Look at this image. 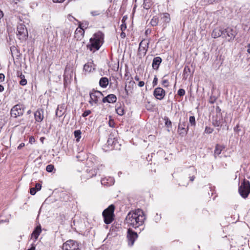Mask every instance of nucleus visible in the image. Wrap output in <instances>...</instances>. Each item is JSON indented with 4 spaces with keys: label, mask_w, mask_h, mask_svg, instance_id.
Listing matches in <instances>:
<instances>
[{
    "label": "nucleus",
    "mask_w": 250,
    "mask_h": 250,
    "mask_svg": "<svg viewBox=\"0 0 250 250\" xmlns=\"http://www.w3.org/2000/svg\"><path fill=\"white\" fill-rule=\"evenodd\" d=\"M221 28H218L214 29L211 34V36L213 38H217L221 37L222 35V32H221Z\"/></svg>",
    "instance_id": "6ab92c4d"
},
{
    "label": "nucleus",
    "mask_w": 250,
    "mask_h": 250,
    "mask_svg": "<svg viewBox=\"0 0 250 250\" xmlns=\"http://www.w3.org/2000/svg\"><path fill=\"white\" fill-rule=\"evenodd\" d=\"M190 170L191 172H192V173L193 174V175L189 177L190 180L191 182H192L194 181V180L195 179L194 174L196 173V172L195 169L194 167H190Z\"/></svg>",
    "instance_id": "473e14b6"
},
{
    "label": "nucleus",
    "mask_w": 250,
    "mask_h": 250,
    "mask_svg": "<svg viewBox=\"0 0 250 250\" xmlns=\"http://www.w3.org/2000/svg\"><path fill=\"white\" fill-rule=\"evenodd\" d=\"M189 124L191 126H195L196 125V121L195 117L191 116L189 118Z\"/></svg>",
    "instance_id": "c756f323"
},
{
    "label": "nucleus",
    "mask_w": 250,
    "mask_h": 250,
    "mask_svg": "<svg viewBox=\"0 0 250 250\" xmlns=\"http://www.w3.org/2000/svg\"><path fill=\"white\" fill-rule=\"evenodd\" d=\"M41 231L42 229L41 226H37L32 233V237H34L36 240L37 239L41 232Z\"/></svg>",
    "instance_id": "a211bd4d"
},
{
    "label": "nucleus",
    "mask_w": 250,
    "mask_h": 250,
    "mask_svg": "<svg viewBox=\"0 0 250 250\" xmlns=\"http://www.w3.org/2000/svg\"><path fill=\"white\" fill-rule=\"evenodd\" d=\"M125 92H126V94L127 95H128V90H127V89H126V86H125Z\"/></svg>",
    "instance_id": "69168bd1"
},
{
    "label": "nucleus",
    "mask_w": 250,
    "mask_h": 250,
    "mask_svg": "<svg viewBox=\"0 0 250 250\" xmlns=\"http://www.w3.org/2000/svg\"><path fill=\"white\" fill-rule=\"evenodd\" d=\"M90 100L89 103L93 105V104H97L99 100L104 95L103 93L100 91L95 90L93 89L92 91L89 93Z\"/></svg>",
    "instance_id": "39448f33"
},
{
    "label": "nucleus",
    "mask_w": 250,
    "mask_h": 250,
    "mask_svg": "<svg viewBox=\"0 0 250 250\" xmlns=\"http://www.w3.org/2000/svg\"><path fill=\"white\" fill-rule=\"evenodd\" d=\"M146 219L144 211L141 209H137L128 213L125 221L128 225L136 229L142 226Z\"/></svg>",
    "instance_id": "f257e3e1"
},
{
    "label": "nucleus",
    "mask_w": 250,
    "mask_h": 250,
    "mask_svg": "<svg viewBox=\"0 0 250 250\" xmlns=\"http://www.w3.org/2000/svg\"><path fill=\"white\" fill-rule=\"evenodd\" d=\"M108 84V79L106 77H102L99 81V85L103 88H105Z\"/></svg>",
    "instance_id": "aec40b11"
},
{
    "label": "nucleus",
    "mask_w": 250,
    "mask_h": 250,
    "mask_svg": "<svg viewBox=\"0 0 250 250\" xmlns=\"http://www.w3.org/2000/svg\"><path fill=\"white\" fill-rule=\"evenodd\" d=\"M121 37L122 38H124L125 37V34L122 32L121 34Z\"/></svg>",
    "instance_id": "bf43d9fd"
},
{
    "label": "nucleus",
    "mask_w": 250,
    "mask_h": 250,
    "mask_svg": "<svg viewBox=\"0 0 250 250\" xmlns=\"http://www.w3.org/2000/svg\"><path fill=\"white\" fill-rule=\"evenodd\" d=\"M161 20L163 22L168 23L170 21V15L167 13H164L161 14Z\"/></svg>",
    "instance_id": "412c9836"
},
{
    "label": "nucleus",
    "mask_w": 250,
    "mask_h": 250,
    "mask_svg": "<svg viewBox=\"0 0 250 250\" xmlns=\"http://www.w3.org/2000/svg\"><path fill=\"white\" fill-rule=\"evenodd\" d=\"M27 113L28 114H30L31 113V110H29L27 111Z\"/></svg>",
    "instance_id": "774afa93"
},
{
    "label": "nucleus",
    "mask_w": 250,
    "mask_h": 250,
    "mask_svg": "<svg viewBox=\"0 0 250 250\" xmlns=\"http://www.w3.org/2000/svg\"><path fill=\"white\" fill-rule=\"evenodd\" d=\"M116 111L120 116H122L125 114L124 106L121 105V104L119 106L118 105L116 106Z\"/></svg>",
    "instance_id": "5701e85b"
},
{
    "label": "nucleus",
    "mask_w": 250,
    "mask_h": 250,
    "mask_svg": "<svg viewBox=\"0 0 250 250\" xmlns=\"http://www.w3.org/2000/svg\"><path fill=\"white\" fill-rule=\"evenodd\" d=\"M65 0H53L54 2H58V3H62Z\"/></svg>",
    "instance_id": "864d4df0"
},
{
    "label": "nucleus",
    "mask_w": 250,
    "mask_h": 250,
    "mask_svg": "<svg viewBox=\"0 0 250 250\" xmlns=\"http://www.w3.org/2000/svg\"><path fill=\"white\" fill-rule=\"evenodd\" d=\"M103 167H104V166L101 165L98 166L96 168H87L85 173L83 175V179H88L95 176L97 174V171L101 170Z\"/></svg>",
    "instance_id": "1a4fd4ad"
},
{
    "label": "nucleus",
    "mask_w": 250,
    "mask_h": 250,
    "mask_svg": "<svg viewBox=\"0 0 250 250\" xmlns=\"http://www.w3.org/2000/svg\"><path fill=\"white\" fill-rule=\"evenodd\" d=\"M56 114L57 116H60V117L61 116V114H60V115L58 114V111H56Z\"/></svg>",
    "instance_id": "338daca9"
},
{
    "label": "nucleus",
    "mask_w": 250,
    "mask_h": 250,
    "mask_svg": "<svg viewBox=\"0 0 250 250\" xmlns=\"http://www.w3.org/2000/svg\"><path fill=\"white\" fill-rule=\"evenodd\" d=\"M92 69V64L90 62L85 64L83 66V70L86 72H90Z\"/></svg>",
    "instance_id": "a878e982"
},
{
    "label": "nucleus",
    "mask_w": 250,
    "mask_h": 250,
    "mask_svg": "<svg viewBox=\"0 0 250 250\" xmlns=\"http://www.w3.org/2000/svg\"><path fill=\"white\" fill-rule=\"evenodd\" d=\"M164 120L165 121V125L167 127H171L172 126V123L170 121V120L169 119V118L167 117H165Z\"/></svg>",
    "instance_id": "2f4dec72"
},
{
    "label": "nucleus",
    "mask_w": 250,
    "mask_h": 250,
    "mask_svg": "<svg viewBox=\"0 0 250 250\" xmlns=\"http://www.w3.org/2000/svg\"><path fill=\"white\" fill-rule=\"evenodd\" d=\"M213 131V129L208 126H206L205 129V133L207 134H210Z\"/></svg>",
    "instance_id": "c9c22d12"
},
{
    "label": "nucleus",
    "mask_w": 250,
    "mask_h": 250,
    "mask_svg": "<svg viewBox=\"0 0 250 250\" xmlns=\"http://www.w3.org/2000/svg\"><path fill=\"white\" fill-rule=\"evenodd\" d=\"M215 99L212 100V98H210V100L209 101V103L211 104H213L215 102Z\"/></svg>",
    "instance_id": "052dcab7"
},
{
    "label": "nucleus",
    "mask_w": 250,
    "mask_h": 250,
    "mask_svg": "<svg viewBox=\"0 0 250 250\" xmlns=\"http://www.w3.org/2000/svg\"><path fill=\"white\" fill-rule=\"evenodd\" d=\"M24 113V105L18 104L14 106L11 109V116L17 118L23 115Z\"/></svg>",
    "instance_id": "6e6552de"
},
{
    "label": "nucleus",
    "mask_w": 250,
    "mask_h": 250,
    "mask_svg": "<svg viewBox=\"0 0 250 250\" xmlns=\"http://www.w3.org/2000/svg\"><path fill=\"white\" fill-rule=\"evenodd\" d=\"M4 75L2 73H0V82H3L4 80Z\"/></svg>",
    "instance_id": "49530a36"
},
{
    "label": "nucleus",
    "mask_w": 250,
    "mask_h": 250,
    "mask_svg": "<svg viewBox=\"0 0 250 250\" xmlns=\"http://www.w3.org/2000/svg\"><path fill=\"white\" fill-rule=\"evenodd\" d=\"M18 76L21 79V81L19 82L20 84L22 86L25 85L27 84V80L25 79L24 75L22 74L21 73L20 75L18 74Z\"/></svg>",
    "instance_id": "393cba45"
},
{
    "label": "nucleus",
    "mask_w": 250,
    "mask_h": 250,
    "mask_svg": "<svg viewBox=\"0 0 250 250\" xmlns=\"http://www.w3.org/2000/svg\"><path fill=\"white\" fill-rule=\"evenodd\" d=\"M24 146V144H23V143H21V144L18 146V149H21V148L23 146Z\"/></svg>",
    "instance_id": "5fc2aeb1"
},
{
    "label": "nucleus",
    "mask_w": 250,
    "mask_h": 250,
    "mask_svg": "<svg viewBox=\"0 0 250 250\" xmlns=\"http://www.w3.org/2000/svg\"><path fill=\"white\" fill-rule=\"evenodd\" d=\"M17 36L19 40L21 41L26 40L28 37V32L25 26L20 23L17 26Z\"/></svg>",
    "instance_id": "423d86ee"
},
{
    "label": "nucleus",
    "mask_w": 250,
    "mask_h": 250,
    "mask_svg": "<svg viewBox=\"0 0 250 250\" xmlns=\"http://www.w3.org/2000/svg\"><path fill=\"white\" fill-rule=\"evenodd\" d=\"M225 148V147L223 146L220 145H216L215 146V148L214 150V156L216 157V155H218L221 154L223 149Z\"/></svg>",
    "instance_id": "4be33fe9"
},
{
    "label": "nucleus",
    "mask_w": 250,
    "mask_h": 250,
    "mask_svg": "<svg viewBox=\"0 0 250 250\" xmlns=\"http://www.w3.org/2000/svg\"><path fill=\"white\" fill-rule=\"evenodd\" d=\"M249 48L247 49V52L250 54V44H249L248 45Z\"/></svg>",
    "instance_id": "e2e57ef3"
},
{
    "label": "nucleus",
    "mask_w": 250,
    "mask_h": 250,
    "mask_svg": "<svg viewBox=\"0 0 250 250\" xmlns=\"http://www.w3.org/2000/svg\"><path fill=\"white\" fill-rule=\"evenodd\" d=\"M162 59L160 57H155L152 61V66L154 69L157 70L162 62Z\"/></svg>",
    "instance_id": "dca6fc26"
},
{
    "label": "nucleus",
    "mask_w": 250,
    "mask_h": 250,
    "mask_svg": "<svg viewBox=\"0 0 250 250\" xmlns=\"http://www.w3.org/2000/svg\"><path fill=\"white\" fill-rule=\"evenodd\" d=\"M162 84L164 87H167L168 86V81L167 80H163Z\"/></svg>",
    "instance_id": "a19ab883"
},
{
    "label": "nucleus",
    "mask_w": 250,
    "mask_h": 250,
    "mask_svg": "<svg viewBox=\"0 0 250 250\" xmlns=\"http://www.w3.org/2000/svg\"><path fill=\"white\" fill-rule=\"evenodd\" d=\"M27 250H35V246L34 245H32V247Z\"/></svg>",
    "instance_id": "6e6d98bb"
},
{
    "label": "nucleus",
    "mask_w": 250,
    "mask_h": 250,
    "mask_svg": "<svg viewBox=\"0 0 250 250\" xmlns=\"http://www.w3.org/2000/svg\"><path fill=\"white\" fill-rule=\"evenodd\" d=\"M4 90V87L0 84V92H2Z\"/></svg>",
    "instance_id": "13d9d810"
},
{
    "label": "nucleus",
    "mask_w": 250,
    "mask_h": 250,
    "mask_svg": "<svg viewBox=\"0 0 250 250\" xmlns=\"http://www.w3.org/2000/svg\"><path fill=\"white\" fill-rule=\"evenodd\" d=\"M107 98H108V103H114L117 101V97L116 95L113 94L108 95L107 96Z\"/></svg>",
    "instance_id": "b1692460"
},
{
    "label": "nucleus",
    "mask_w": 250,
    "mask_h": 250,
    "mask_svg": "<svg viewBox=\"0 0 250 250\" xmlns=\"http://www.w3.org/2000/svg\"><path fill=\"white\" fill-rule=\"evenodd\" d=\"M34 117L36 122H41L44 118L43 109L41 108L37 109L34 113Z\"/></svg>",
    "instance_id": "4468645a"
},
{
    "label": "nucleus",
    "mask_w": 250,
    "mask_h": 250,
    "mask_svg": "<svg viewBox=\"0 0 250 250\" xmlns=\"http://www.w3.org/2000/svg\"><path fill=\"white\" fill-rule=\"evenodd\" d=\"M225 30H226V28H221V31H222V32L223 33L222 36H223V38H227L228 36L226 35V32L225 31Z\"/></svg>",
    "instance_id": "37998d69"
},
{
    "label": "nucleus",
    "mask_w": 250,
    "mask_h": 250,
    "mask_svg": "<svg viewBox=\"0 0 250 250\" xmlns=\"http://www.w3.org/2000/svg\"><path fill=\"white\" fill-rule=\"evenodd\" d=\"M62 250H78L77 244H75L73 241H66L62 246Z\"/></svg>",
    "instance_id": "9b49d317"
},
{
    "label": "nucleus",
    "mask_w": 250,
    "mask_h": 250,
    "mask_svg": "<svg viewBox=\"0 0 250 250\" xmlns=\"http://www.w3.org/2000/svg\"><path fill=\"white\" fill-rule=\"evenodd\" d=\"M147 49L148 48H146V46L145 47H141L139 46L137 53V55L138 56V57L140 58H141L145 56L147 51Z\"/></svg>",
    "instance_id": "f3484780"
},
{
    "label": "nucleus",
    "mask_w": 250,
    "mask_h": 250,
    "mask_svg": "<svg viewBox=\"0 0 250 250\" xmlns=\"http://www.w3.org/2000/svg\"><path fill=\"white\" fill-rule=\"evenodd\" d=\"M37 191V189L35 188H32L30 189V193L32 195H34Z\"/></svg>",
    "instance_id": "79ce46f5"
},
{
    "label": "nucleus",
    "mask_w": 250,
    "mask_h": 250,
    "mask_svg": "<svg viewBox=\"0 0 250 250\" xmlns=\"http://www.w3.org/2000/svg\"><path fill=\"white\" fill-rule=\"evenodd\" d=\"M29 142L32 143V142H35V139L33 137L31 136L29 138Z\"/></svg>",
    "instance_id": "603ef678"
},
{
    "label": "nucleus",
    "mask_w": 250,
    "mask_h": 250,
    "mask_svg": "<svg viewBox=\"0 0 250 250\" xmlns=\"http://www.w3.org/2000/svg\"><path fill=\"white\" fill-rule=\"evenodd\" d=\"M54 168V167L53 165H48L46 166V170L47 172H52Z\"/></svg>",
    "instance_id": "72a5a7b5"
},
{
    "label": "nucleus",
    "mask_w": 250,
    "mask_h": 250,
    "mask_svg": "<svg viewBox=\"0 0 250 250\" xmlns=\"http://www.w3.org/2000/svg\"><path fill=\"white\" fill-rule=\"evenodd\" d=\"M102 102L104 103H108V98H107V96L103 98Z\"/></svg>",
    "instance_id": "8fccbe9b"
},
{
    "label": "nucleus",
    "mask_w": 250,
    "mask_h": 250,
    "mask_svg": "<svg viewBox=\"0 0 250 250\" xmlns=\"http://www.w3.org/2000/svg\"><path fill=\"white\" fill-rule=\"evenodd\" d=\"M84 33V31L82 28L80 29L77 28L75 31V34H80L82 36H83Z\"/></svg>",
    "instance_id": "f704fd0d"
},
{
    "label": "nucleus",
    "mask_w": 250,
    "mask_h": 250,
    "mask_svg": "<svg viewBox=\"0 0 250 250\" xmlns=\"http://www.w3.org/2000/svg\"><path fill=\"white\" fill-rule=\"evenodd\" d=\"M3 16V12L0 9V19H1Z\"/></svg>",
    "instance_id": "4d7b16f0"
},
{
    "label": "nucleus",
    "mask_w": 250,
    "mask_h": 250,
    "mask_svg": "<svg viewBox=\"0 0 250 250\" xmlns=\"http://www.w3.org/2000/svg\"><path fill=\"white\" fill-rule=\"evenodd\" d=\"M149 42L147 40H142L140 44H139V46H141V47H145V45H146V48H148V45H149Z\"/></svg>",
    "instance_id": "c85d7f7f"
},
{
    "label": "nucleus",
    "mask_w": 250,
    "mask_h": 250,
    "mask_svg": "<svg viewBox=\"0 0 250 250\" xmlns=\"http://www.w3.org/2000/svg\"><path fill=\"white\" fill-rule=\"evenodd\" d=\"M138 237L137 232L133 231L131 229H129L127 230V239L128 242V245L130 246H132L135 240L137 239Z\"/></svg>",
    "instance_id": "9d476101"
},
{
    "label": "nucleus",
    "mask_w": 250,
    "mask_h": 250,
    "mask_svg": "<svg viewBox=\"0 0 250 250\" xmlns=\"http://www.w3.org/2000/svg\"><path fill=\"white\" fill-rule=\"evenodd\" d=\"M239 192L244 198H246L250 193V183L248 180H244L239 188Z\"/></svg>",
    "instance_id": "20e7f679"
},
{
    "label": "nucleus",
    "mask_w": 250,
    "mask_h": 250,
    "mask_svg": "<svg viewBox=\"0 0 250 250\" xmlns=\"http://www.w3.org/2000/svg\"><path fill=\"white\" fill-rule=\"evenodd\" d=\"M102 185L106 186H111L114 183V179L113 177H109L102 178L101 181Z\"/></svg>",
    "instance_id": "2eb2a0df"
},
{
    "label": "nucleus",
    "mask_w": 250,
    "mask_h": 250,
    "mask_svg": "<svg viewBox=\"0 0 250 250\" xmlns=\"http://www.w3.org/2000/svg\"><path fill=\"white\" fill-rule=\"evenodd\" d=\"M212 124L214 126L219 127L221 125V122L220 120H218L217 118L213 119Z\"/></svg>",
    "instance_id": "7c9ffc66"
},
{
    "label": "nucleus",
    "mask_w": 250,
    "mask_h": 250,
    "mask_svg": "<svg viewBox=\"0 0 250 250\" xmlns=\"http://www.w3.org/2000/svg\"><path fill=\"white\" fill-rule=\"evenodd\" d=\"M134 79L137 81H139L140 79L138 76H136L134 78Z\"/></svg>",
    "instance_id": "680f3d73"
},
{
    "label": "nucleus",
    "mask_w": 250,
    "mask_h": 250,
    "mask_svg": "<svg viewBox=\"0 0 250 250\" xmlns=\"http://www.w3.org/2000/svg\"><path fill=\"white\" fill-rule=\"evenodd\" d=\"M189 129L188 124L187 123V119L180 120L178 125V132L181 136H184L188 133Z\"/></svg>",
    "instance_id": "0eeeda50"
},
{
    "label": "nucleus",
    "mask_w": 250,
    "mask_h": 250,
    "mask_svg": "<svg viewBox=\"0 0 250 250\" xmlns=\"http://www.w3.org/2000/svg\"><path fill=\"white\" fill-rule=\"evenodd\" d=\"M34 188H36V189H37V191H39L41 189L42 186L40 184L37 183L36 184L35 187Z\"/></svg>",
    "instance_id": "c03bdc74"
},
{
    "label": "nucleus",
    "mask_w": 250,
    "mask_h": 250,
    "mask_svg": "<svg viewBox=\"0 0 250 250\" xmlns=\"http://www.w3.org/2000/svg\"><path fill=\"white\" fill-rule=\"evenodd\" d=\"M158 21H159L158 18H157L156 17H153V18L151 20L150 23L151 24V25L152 26H155L158 24Z\"/></svg>",
    "instance_id": "cd10ccee"
},
{
    "label": "nucleus",
    "mask_w": 250,
    "mask_h": 250,
    "mask_svg": "<svg viewBox=\"0 0 250 250\" xmlns=\"http://www.w3.org/2000/svg\"><path fill=\"white\" fill-rule=\"evenodd\" d=\"M91 14L93 16H95L99 15V13L97 11H92L91 12Z\"/></svg>",
    "instance_id": "de8ad7c7"
},
{
    "label": "nucleus",
    "mask_w": 250,
    "mask_h": 250,
    "mask_svg": "<svg viewBox=\"0 0 250 250\" xmlns=\"http://www.w3.org/2000/svg\"><path fill=\"white\" fill-rule=\"evenodd\" d=\"M145 84V83L143 81H140L138 83V86L139 87H143Z\"/></svg>",
    "instance_id": "09e8293b"
},
{
    "label": "nucleus",
    "mask_w": 250,
    "mask_h": 250,
    "mask_svg": "<svg viewBox=\"0 0 250 250\" xmlns=\"http://www.w3.org/2000/svg\"><path fill=\"white\" fill-rule=\"evenodd\" d=\"M91 113V111L90 110H87L85 111L82 114V116L83 117H85L90 114Z\"/></svg>",
    "instance_id": "4c0bfd02"
},
{
    "label": "nucleus",
    "mask_w": 250,
    "mask_h": 250,
    "mask_svg": "<svg viewBox=\"0 0 250 250\" xmlns=\"http://www.w3.org/2000/svg\"><path fill=\"white\" fill-rule=\"evenodd\" d=\"M114 206L111 205L103 212L104 222L106 224H110L113 221L114 217Z\"/></svg>",
    "instance_id": "7ed1b4c3"
},
{
    "label": "nucleus",
    "mask_w": 250,
    "mask_h": 250,
    "mask_svg": "<svg viewBox=\"0 0 250 250\" xmlns=\"http://www.w3.org/2000/svg\"><path fill=\"white\" fill-rule=\"evenodd\" d=\"M90 43L87 45V47L91 51L98 50L104 42V34L99 31L93 35L90 39Z\"/></svg>",
    "instance_id": "f03ea898"
},
{
    "label": "nucleus",
    "mask_w": 250,
    "mask_h": 250,
    "mask_svg": "<svg viewBox=\"0 0 250 250\" xmlns=\"http://www.w3.org/2000/svg\"><path fill=\"white\" fill-rule=\"evenodd\" d=\"M52 31V27H50L49 28H46V33L49 35V32H51Z\"/></svg>",
    "instance_id": "3c124183"
},
{
    "label": "nucleus",
    "mask_w": 250,
    "mask_h": 250,
    "mask_svg": "<svg viewBox=\"0 0 250 250\" xmlns=\"http://www.w3.org/2000/svg\"><path fill=\"white\" fill-rule=\"evenodd\" d=\"M165 95V90L160 87L156 88L153 91L154 96L159 100H163Z\"/></svg>",
    "instance_id": "f8f14e48"
},
{
    "label": "nucleus",
    "mask_w": 250,
    "mask_h": 250,
    "mask_svg": "<svg viewBox=\"0 0 250 250\" xmlns=\"http://www.w3.org/2000/svg\"><path fill=\"white\" fill-rule=\"evenodd\" d=\"M222 0H207V2L208 4H213L214 3H218Z\"/></svg>",
    "instance_id": "58836bf2"
},
{
    "label": "nucleus",
    "mask_w": 250,
    "mask_h": 250,
    "mask_svg": "<svg viewBox=\"0 0 250 250\" xmlns=\"http://www.w3.org/2000/svg\"><path fill=\"white\" fill-rule=\"evenodd\" d=\"M72 18L74 19V18L72 16H71V15H69V16H68V19H69L70 20H71V19H72Z\"/></svg>",
    "instance_id": "0e129e2a"
},
{
    "label": "nucleus",
    "mask_w": 250,
    "mask_h": 250,
    "mask_svg": "<svg viewBox=\"0 0 250 250\" xmlns=\"http://www.w3.org/2000/svg\"><path fill=\"white\" fill-rule=\"evenodd\" d=\"M114 142V141H113L112 138L110 136H109L107 141L108 145H112Z\"/></svg>",
    "instance_id": "ea45409f"
},
{
    "label": "nucleus",
    "mask_w": 250,
    "mask_h": 250,
    "mask_svg": "<svg viewBox=\"0 0 250 250\" xmlns=\"http://www.w3.org/2000/svg\"><path fill=\"white\" fill-rule=\"evenodd\" d=\"M75 138L76 139V141L79 142L81 138V131L80 130H75L74 132Z\"/></svg>",
    "instance_id": "bb28decb"
},
{
    "label": "nucleus",
    "mask_w": 250,
    "mask_h": 250,
    "mask_svg": "<svg viewBox=\"0 0 250 250\" xmlns=\"http://www.w3.org/2000/svg\"><path fill=\"white\" fill-rule=\"evenodd\" d=\"M225 31L226 32L228 37L229 38L228 39L229 42L232 41L237 34V31L230 27H227Z\"/></svg>",
    "instance_id": "ddd939ff"
},
{
    "label": "nucleus",
    "mask_w": 250,
    "mask_h": 250,
    "mask_svg": "<svg viewBox=\"0 0 250 250\" xmlns=\"http://www.w3.org/2000/svg\"><path fill=\"white\" fill-rule=\"evenodd\" d=\"M157 82H158V79H157V77L155 76L153 79V83H152L153 86H155L157 84Z\"/></svg>",
    "instance_id": "a18cd8bd"
},
{
    "label": "nucleus",
    "mask_w": 250,
    "mask_h": 250,
    "mask_svg": "<svg viewBox=\"0 0 250 250\" xmlns=\"http://www.w3.org/2000/svg\"><path fill=\"white\" fill-rule=\"evenodd\" d=\"M177 94L180 96H183L185 94V90L184 89H179Z\"/></svg>",
    "instance_id": "e433bc0d"
}]
</instances>
